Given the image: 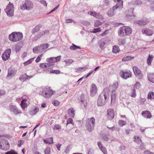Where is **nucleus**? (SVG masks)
<instances>
[{"label":"nucleus","instance_id":"20","mask_svg":"<svg viewBox=\"0 0 154 154\" xmlns=\"http://www.w3.org/2000/svg\"><path fill=\"white\" fill-rule=\"evenodd\" d=\"M104 140L109 143H110L113 141H115V138L111 137L109 135H105L103 137Z\"/></svg>","mask_w":154,"mask_h":154},{"label":"nucleus","instance_id":"49","mask_svg":"<svg viewBox=\"0 0 154 154\" xmlns=\"http://www.w3.org/2000/svg\"><path fill=\"white\" fill-rule=\"evenodd\" d=\"M154 95V93L152 91H150L147 95V98L148 99H151L152 98V96Z\"/></svg>","mask_w":154,"mask_h":154},{"label":"nucleus","instance_id":"29","mask_svg":"<svg viewBox=\"0 0 154 154\" xmlns=\"http://www.w3.org/2000/svg\"><path fill=\"white\" fill-rule=\"evenodd\" d=\"M116 99V92H112L111 95V104L114 103Z\"/></svg>","mask_w":154,"mask_h":154},{"label":"nucleus","instance_id":"10","mask_svg":"<svg viewBox=\"0 0 154 154\" xmlns=\"http://www.w3.org/2000/svg\"><path fill=\"white\" fill-rule=\"evenodd\" d=\"M22 101L21 102L20 105L23 109H24L29 104V102L28 98L25 96H23L22 97Z\"/></svg>","mask_w":154,"mask_h":154},{"label":"nucleus","instance_id":"11","mask_svg":"<svg viewBox=\"0 0 154 154\" xmlns=\"http://www.w3.org/2000/svg\"><path fill=\"white\" fill-rule=\"evenodd\" d=\"M119 75L122 78L125 79H127L131 77L132 73L129 70L125 72L121 71L120 72Z\"/></svg>","mask_w":154,"mask_h":154},{"label":"nucleus","instance_id":"52","mask_svg":"<svg viewBox=\"0 0 154 154\" xmlns=\"http://www.w3.org/2000/svg\"><path fill=\"white\" fill-rule=\"evenodd\" d=\"M77 48H80L78 46H77L76 45H74L73 44L72 46H71L70 47V49L72 50H75Z\"/></svg>","mask_w":154,"mask_h":154},{"label":"nucleus","instance_id":"27","mask_svg":"<svg viewBox=\"0 0 154 154\" xmlns=\"http://www.w3.org/2000/svg\"><path fill=\"white\" fill-rule=\"evenodd\" d=\"M32 76H28L26 74H24L21 75L19 77V79L22 81H24L26 79H29L32 77Z\"/></svg>","mask_w":154,"mask_h":154},{"label":"nucleus","instance_id":"36","mask_svg":"<svg viewBox=\"0 0 154 154\" xmlns=\"http://www.w3.org/2000/svg\"><path fill=\"white\" fill-rule=\"evenodd\" d=\"M63 62L65 63L66 66H69L74 62V60L72 59H66Z\"/></svg>","mask_w":154,"mask_h":154},{"label":"nucleus","instance_id":"56","mask_svg":"<svg viewBox=\"0 0 154 154\" xmlns=\"http://www.w3.org/2000/svg\"><path fill=\"white\" fill-rule=\"evenodd\" d=\"M43 54H40L38 57L36 58L35 61L36 63L39 62L41 60Z\"/></svg>","mask_w":154,"mask_h":154},{"label":"nucleus","instance_id":"37","mask_svg":"<svg viewBox=\"0 0 154 154\" xmlns=\"http://www.w3.org/2000/svg\"><path fill=\"white\" fill-rule=\"evenodd\" d=\"M134 141L138 143H140L141 142V138L140 137L137 136H135L134 137Z\"/></svg>","mask_w":154,"mask_h":154},{"label":"nucleus","instance_id":"3","mask_svg":"<svg viewBox=\"0 0 154 154\" xmlns=\"http://www.w3.org/2000/svg\"><path fill=\"white\" fill-rule=\"evenodd\" d=\"M40 95L46 98L50 97L54 94V91L51 90L49 88L46 87L43 88L42 90L39 92Z\"/></svg>","mask_w":154,"mask_h":154},{"label":"nucleus","instance_id":"43","mask_svg":"<svg viewBox=\"0 0 154 154\" xmlns=\"http://www.w3.org/2000/svg\"><path fill=\"white\" fill-rule=\"evenodd\" d=\"M102 23L99 20H96L94 21V26L95 27H98L102 24Z\"/></svg>","mask_w":154,"mask_h":154},{"label":"nucleus","instance_id":"13","mask_svg":"<svg viewBox=\"0 0 154 154\" xmlns=\"http://www.w3.org/2000/svg\"><path fill=\"white\" fill-rule=\"evenodd\" d=\"M11 51L10 49H8L2 54V57L4 60L6 61L9 58Z\"/></svg>","mask_w":154,"mask_h":154},{"label":"nucleus","instance_id":"2","mask_svg":"<svg viewBox=\"0 0 154 154\" xmlns=\"http://www.w3.org/2000/svg\"><path fill=\"white\" fill-rule=\"evenodd\" d=\"M108 94L104 91L99 95L97 101L98 106H103L108 100Z\"/></svg>","mask_w":154,"mask_h":154},{"label":"nucleus","instance_id":"26","mask_svg":"<svg viewBox=\"0 0 154 154\" xmlns=\"http://www.w3.org/2000/svg\"><path fill=\"white\" fill-rule=\"evenodd\" d=\"M88 14L91 15L92 16L97 18L102 19L103 18L102 16L98 13L90 11L88 12Z\"/></svg>","mask_w":154,"mask_h":154},{"label":"nucleus","instance_id":"63","mask_svg":"<svg viewBox=\"0 0 154 154\" xmlns=\"http://www.w3.org/2000/svg\"><path fill=\"white\" fill-rule=\"evenodd\" d=\"M66 23H70L72 22H73L74 23H75V22L71 19H66Z\"/></svg>","mask_w":154,"mask_h":154},{"label":"nucleus","instance_id":"58","mask_svg":"<svg viewBox=\"0 0 154 154\" xmlns=\"http://www.w3.org/2000/svg\"><path fill=\"white\" fill-rule=\"evenodd\" d=\"M61 128V126L59 124L55 125L54 127V129L57 130H60Z\"/></svg>","mask_w":154,"mask_h":154},{"label":"nucleus","instance_id":"57","mask_svg":"<svg viewBox=\"0 0 154 154\" xmlns=\"http://www.w3.org/2000/svg\"><path fill=\"white\" fill-rule=\"evenodd\" d=\"M126 17L127 19L128 20H130L131 19L134 17L133 14L132 13H131V14L130 15H129L128 14L126 16Z\"/></svg>","mask_w":154,"mask_h":154},{"label":"nucleus","instance_id":"54","mask_svg":"<svg viewBox=\"0 0 154 154\" xmlns=\"http://www.w3.org/2000/svg\"><path fill=\"white\" fill-rule=\"evenodd\" d=\"M5 154H17V153L14 150H11L5 153Z\"/></svg>","mask_w":154,"mask_h":154},{"label":"nucleus","instance_id":"61","mask_svg":"<svg viewBox=\"0 0 154 154\" xmlns=\"http://www.w3.org/2000/svg\"><path fill=\"white\" fill-rule=\"evenodd\" d=\"M60 73V71L59 70H52L50 71L51 73H55L58 74Z\"/></svg>","mask_w":154,"mask_h":154},{"label":"nucleus","instance_id":"59","mask_svg":"<svg viewBox=\"0 0 154 154\" xmlns=\"http://www.w3.org/2000/svg\"><path fill=\"white\" fill-rule=\"evenodd\" d=\"M52 103L55 106H59L60 104V103L59 101H58L57 100H54L53 102Z\"/></svg>","mask_w":154,"mask_h":154},{"label":"nucleus","instance_id":"23","mask_svg":"<svg viewBox=\"0 0 154 154\" xmlns=\"http://www.w3.org/2000/svg\"><path fill=\"white\" fill-rule=\"evenodd\" d=\"M119 83L118 82L116 81L114 82L113 84L109 86L110 89L112 90V92H116V90L118 88Z\"/></svg>","mask_w":154,"mask_h":154},{"label":"nucleus","instance_id":"34","mask_svg":"<svg viewBox=\"0 0 154 154\" xmlns=\"http://www.w3.org/2000/svg\"><path fill=\"white\" fill-rule=\"evenodd\" d=\"M130 96L133 98H135L136 96V91L134 89H133L131 90L130 93L129 94Z\"/></svg>","mask_w":154,"mask_h":154},{"label":"nucleus","instance_id":"47","mask_svg":"<svg viewBox=\"0 0 154 154\" xmlns=\"http://www.w3.org/2000/svg\"><path fill=\"white\" fill-rule=\"evenodd\" d=\"M81 103H83L84 106H87V103L86 101L85 100L84 97L83 95H82L81 97Z\"/></svg>","mask_w":154,"mask_h":154},{"label":"nucleus","instance_id":"50","mask_svg":"<svg viewBox=\"0 0 154 154\" xmlns=\"http://www.w3.org/2000/svg\"><path fill=\"white\" fill-rule=\"evenodd\" d=\"M34 58H32L30 59L29 60H28L26 62H25L23 64L25 66L31 63L32 61L33 60Z\"/></svg>","mask_w":154,"mask_h":154},{"label":"nucleus","instance_id":"33","mask_svg":"<svg viewBox=\"0 0 154 154\" xmlns=\"http://www.w3.org/2000/svg\"><path fill=\"white\" fill-rule=\"evenodd\" d=\"M148 77L149 81L154 83V74L152 73L149 74L148 75Z\"/></svg>","mask_w":154,"mask_h":154},{"label":"nucleus","instance_id":"12","mask_svg":"<svg viewBox=\"0 0 154 154\" xmlns=\"http://www.w3.org/2000/svg\"><path fill=\"white\" fill-rule=\"evenodd\" d=\"M133 69L135 75L139 79H141L143 77V74L140 70L137 67L134 66Z\"/></svg>","mask_w":154,"mask_h":154},{"label":"nucleus","instance_id":"53","mask_svg":"<svg viewBox=\"0 0 154 154\" xmlns=\"http://www.w3.org/2000/svg\"><path fill=\"white\" fill-rule=\"evenodd\" d=\"M51 149L49 147H47L45 150V154H50Z\"/></svg>","mask_w":154,"mask_h":154},{"label":"nucleus","instance_id":"9","mask_svg":"<svg viewBox=\"0 0 154 154\" xmlns=\"http://www.w3.org/2000/svg\"><path fill=\"white\" fill-rule=\"evenodd\" d=\"M14 7L12 4H9L7 6L6 8L5 9V11L7 15L9 16H12L14 14Z\"/></svg>","mask_w":154,"mask_h":154},{"label":"nucleus","instance_id":"5","mask_svg":"<svg viewBox=\"0 0 154 154\" xmlns=\"http://www.w3.org/2000/svg\"><path fill=\"white\" fill-rule=\"evenodd\" d=\"M23 38V35L20 32H14L9 36V40L13 42H17L21 40Z\"/></svg>","mask_w":154,"mask_h":154},{"label":"nucleus","instance_id":"35","mask_svg":"<svg viewBox=\"0 0 154 154\" xmlns=\"http://www.w3.org/2000/svg\"><path fill=\"white\" fill-rule=\"evenodd\" d=\"M120 50L119 47L116 45H115L113 47L112 52L115 53L119 52Z\"/></svg>","mask_w":154,"mask_h":154},{"label":"nucleus","instance_id":"30","mask_svg":"<svg viewBox=\"0 0 154 154\" xmlns=\"http://www.w3.org/2000/svg\"><path fill=\"white\" fill-rule=\"evenodd\" d=\"M39 109L36 107H34L33 109L30 110L29 112V114L31 115H33L36 114L38 111Z\"/></svg>","mask_w":154,"mask_h":154},{"label":"nucleus","instance_id":"15","mask_svg":"<svg viewBox=\"0 0 154 154\" xmlns=\"http://www.w3.org/2000/svg\"><path fill=\"white\" fill-rule=\"evenodd\" d=\"M142 34L145 35L151 36L153 34L152 31L148 28H144L142 30Z\"/></svg>","mask_w":154,"mask_h":154},{"label":"nucleus","instance_id":"21","mask_svg":"<svg viewBox=\"0 0 154 154\" xmlns=\"http://www.w3.org/2000/svg\"><path fill=\"white\" fill-rule=\"evenodd\" d=\"M16 71L12 69H9L8 70V74L7 76V79H10L14 76L15 75Z\"/></svg>","mask_w":154,"mask_h":154},{"label":"nucleus","instance_id":"7","mask_svg":"<svg viewBox=\"0 0 154 154\" xmlns=\"http://www.w3.org/2000/svg\"><path fill=\"white\" fill-rule=\"evenodd\" d=\"M88 123L86 125L87 129L90 132L92 131L95 125V119L94 118L92 117L88 119Z\"/></svg>","mask_w":154,"mask_h":154},{"label":"nucleus","instance_id":"64","mask_svg":"<svg viewBox=\"0 0 154 154\" xmlns=\"http://www.w3.org/2000/svg\"><path fill=\"white\" fill-rule=\"evenodd\" d=\"M100 149L104 154H107V152L105 147H103Z\"/></svg>","mask_w":154,"mask_h":154},{"label":"nucleus","instance_id":"45","mask_svg":"<svg viewBox=\"0 0 154 154\" xmlns=\"http://www.w3.org/2000/svg\"><path fill=\"white\" fill-rule=\"evenodd\" d=\"M118 44L120 45H124L126 43V39L124 38L122 39H120L118 40Z\"/></svg>","mask_w":154,"mask_h":154},{"label":"nucleus","instance_id":"42","mask_svg":"<svg viewBox=\"0 0 154 154\" xmlns=\"http://www.w3.org/2000/svg\"><path fill=\"white\" fill-rule=\"evenodd\" d=\"M141 86L139 82H137L134 85L133 89H138L140 88Z\"/></svg>","mask_w":154,"mask_h":154},{"label":"nucleus","instance_id":"62","mask_svg":"<svg viewBox=\"0 0 154 154\" xmlns=\"http://www.w3.org/2000/svg\"><path fill=\"white\" fill-rule=\"evenodd\" d=\"M134 4L135 5H141L142 4V3L141 1L140 0H136L134 2Z\"/></svg>","mask_w":154,"mask_h":154},{"label":"nucleus","instance_id":"6","mask_svg":"<svg viewBox=\"0 0 154 154\" xmlns=\"http://www.w3.org/2000/svg\"><path fill=\"white\" fill-rule=\"evenodd\" d=\"M48 47L49 45L48 44L41 45L39 46L34 48L33 49V51L35 54L39 53L47 48Z\"/></svg>","mask_w":154,"mask_h":154},{"label":"nucleus","instance_id":"46","mask_svg":"<svg viewBox=\"0 0 154 154\" xmlns=\"http://www.w3.org/2000/svg\"><path fill=\"white\" fill-rule=\"evenodd\" d=\"M118 124L120 126L122 127L123 126L126 125V122L125 121L119 120L118 121Z\"/></svg>","mask_w":154,"mask_h":154},{"label":"nucleus","instance_id":"22","mask_svg":"<svg viewBox=\"0 0 154 154\" xmlns=\"http://www.w3.org/2000/svg\"><path fill=\"white\" fill-rule=\"evenodd\" d=\"M107 116L110 119H112L114 116V110L112 109H109L107 111Z\"/></svg>","mask_w":154,"mask_h":154},{"label":"nucleus","instance_id":"25","mask_svg":"<svg viewBox=\"0 0 154 154\" xmlns=\"http://www.w3.org/2000/svg\"><path fill=\"white\" fill-rule=\"evenodd\" d=\"M142 115L145 118H150L152 117L150 112L148 111H143L141 112Z\"/></svg>","mask_w":154,"mask_h":154},{"label":"nucleus","instance_id":"51","mask_svg":"<svg viewBox=\"0 0 154 154\" xmlns=\"http://www.w3.org/2000/svg\"><path fill=\"white\" fill-rule=\"evenodd\" d=\"M101 31L100 27H98L96 28H94L93 29L92 31H91V32L95 33L97 32H99Z\"/></svg>","mask_w":154,"mask_h":154},{"label":"nucleus","instance_id":"18","mask_svg":"<svg viewBox=\"0 0 154 154\" xmlns=\"http://www.w3.org/2000/svg\"><path fill=\"white\" fill-rule=\"evenodd\" d=\"M9 109L11 110L15 114H19L21 113L20 110L17 109L15 105L10 104L9 105Z\"/></svg>","mask_w":154,"mask_h":154},{"label":"nucleus","instance_id":"19","mask_svg":"<svg viewBox=\"0 0 154 154\" xmlns=\"http://www.w3.org/2000/svg\"><path fill=\"white\" fill-rule=\"evenodd\" d=\"M149 22V21L147 18H144L135 21V23L140 25L142 26L146 25Z\"/></svg>","mask_w":154,"mask_h":154},{"label":"nucleus","instance_id":"16","mask_svg":"<svg viewBox=\"0 0 154 154\" xmlns=\"http://www.w3.org/2000/svg\"><path fill=\"white\" fill-rule=\"evenodd\" d=\"M114 1L117 3L114 5V6L118 9V11H120L123 8V1L122 0H114Z\"/></svg>","mask_w":154,"mask_h":154},{"label":"nucleus","instance_id":"4","mask_svg":"<svg viewBox=\"0 0 154 154\" xmlns=\"http://www.w3.org/2000/svg\"><path fill=\"white\" fill-rule=\"evenodd\" d=\"M33 6V3L31 1L26 0L23 2L20 8L22 10L29 11L32 9Z\"/></svg>","mask_w":154,"mask_h":154},{"label":"nucleus","instance_id":"32","mask_svg":"<svg viewBox=\"0 0 154 154\" xmlns=\"http://www.w3.org/2000/svg\"><path fill=\"white\" fill-rule=\"evenodd\" d=\"M109 0H105L104 4L103 5V8L104 9H106L109 8Z\"/></svg>","mask_w":154,"mask_h":154},{"label":"nucleus","instance_id":"17","mask_svg":"<svg viewBox=\"0 0 154 154\" xmlns=\"http://www.w3.org/2000/svg\"><path fill=\"white\" fill-rule=\"evenodd\" d=\"M90 90V95L92 97H94L97 92V89L95 85L92 84L91 86Z\"/></svg>","mask_w":154,"mask_h":154},{"label":"nucleus","instance_id":"39","mask_svg":"<svg viewBox=\"0 0 154 154\" xmlns=\"http://www.w3.org/2000/svg\"><path fill=\"white\" fill-rule=\"evenodd\" d=\"M87 69L85 67H78L75 69V72H80L85 70Z\"/></svg>","mask_w":154,"mask_h":154},{"label":"nucleus","instance_id":"44","mask_svg":"<svg viewBox=\"0 0 154 154\" xmlns=\"http://www.w3.org/2000/svg\"><path fill=\"white\" fill-rule=\"evenodd\" d=\"M153 56L152 55H149V57L147 60V62L149 65L151 64V61L153 59Z\"/></svg>","mask_w":154,"mask_h":154},{"label":"nucleus","instance_id":"28","mask_svg":"<svg viewBox=\"0 0 154 154\" xmlns=\"http://www.w3.org/2000/svg\"><path fill=\"white\" fill-rule=\"evenodd\" d=\"M69 116L71 117H74L75 115V111L73 108L69 109L68 110Z\"/></svg>","mask_w":154,"mask_h":154},{"label":"nucleus","instance_id":"31","mask_svg":"<svg viewBox=\"0 0 154 154\" xmlns=\"http://www.w3.org/2000/svg\"><path fill=\"white\" fill-rule=\"evenodd\" d=\"M54 59V57H51L47 59V62L48 63L50 64V66H52L53 65V63L55 62Z\"/></svg>","mask_w":154,"mask_h":154},{"label":"nucleus","instance_id":"8","mask_svg":"<svg viewBox=\"0 0 154 154\" xmlns=\"http://www.w3.org/2000/svg\"><path fill=\"white\" fill-rule=\"evenodd\" d=\"M10 148V144L8 142L4 139H0V148L5 150H8Z\"/></svg>","mask_w":154,"mask_h":154},{"label":"nucleus","instance_id":"55","mask_svg":"<svg viewBox=\"0 0 154 154\" xmlns=\"http://www.w3.org/2000/svg\"><path fill=\"white\" fill-rule=\"evenodd\" d=\"M71 124L73 125V120L71 118H69L68 119L67 122L66 126H67V125L68 124Z\"/></svg>","mask_w":154,"mask_h":154},{"label":"nucleus","instance_id":"14","mask_svg":"<svg viewBox=\"0 0 154 154\" xmlns=\"http://www.w3.org/2000/svg\"><path fill=\"white\" fill-rule=\"evenodd\" d=\"M116 11H118V9L114 6L107 12V14L109 17H112L115 14Z\"/></svg>","mask_w":154,"mask_h":154},{"label":"nucleus","instance_id":"40","mask_svg":"<svg viewBox=\"0 0 154 154\" xmlns=\"http://www.w3.org/2000/svg\"><path fill=\"white\" fill-rule=\"evenodd\" d=\"M44 141L46 143L51 144L53 143L52 138H47L46 139H44Z\"/></svg>","mask_w":154,"mask_h":154},{"label":"nucleus","instance_id":"48","mask_svg":"<svg viewBox=\"0 0 154 154\" xmlns=\"http://www.w3.org/2000/svg\"><path fill=\"white\" fill-rule=\"evenodd\" d=\"M40 29V27L39 26H35L33 29L32 32L33 34L38 32Z\"/></svg>","mask_w":154,"mask_h":154},{"label":"nucleus","instance_id":"24","mask_svg":"<svg viewBox=\"0 0 154 154\" xmlns=\"http://www.w3.org/2000/svg\"><path fill=\"white\" fill-rule=\"evenodd\" d=\"M49 33V31L48 30H46L44 31H42L39 32L35 37V39L37 40V39L40 38L42 36L44 35H47Z\"/></svg>","mask_w":154,"mask_h":154},{"label":"nucleus","instance_id":"41","mask_svg":"<svg viewBox=\"0 0 154 154\" xmlns=\"http://www.w3.org/2000/svg\"><path fill=\"white\" fill-rule=\"evenodd\" d=\"M50 66V64L47 63H40V67L42 68H46Z\"/></svg>","mask_w":154,"mask_h":154},{"label":"nucleus","instance_id":"38","mask_svg":"<svg viewBox=\"0 0 154 154\" xmlns=\"http://www.w3.org/2000/svg\"><path fill=\"white\" fill-rule=\"evenodd\" d=\"M134 57L130 56H126L122 59V60L123 61H126L131 60L133 59Z\"/></svg>","mask_w":154,"mask_h":154},{"label":"nucleus","instance_id":"1","mask_svg":"<svg viewBox=\"0 0 154 154\" xmlns=\"http://www.w3.org/2000/svg\"><path fill=\"white\" fill-rule=\"evenodd\" d=\"M132 32V29L130 27L127 26L121 27L118 30V35L120 37L129 35Z\"/></svg>","mask_w":154,"mask_h":154},{"label":"nucleus","instance_id":"60","mask_svg":"<svg viewBox=\"0 0 154 154\" xmlns=\"http://www.w3.org/2000/svg\"><path fill=\"white\" fill-rule=\"evenodd\" d=\"M6 91L3 89H0V97L5 95L6 94Z\"/></svg>","mask_w":154,"mask_h":154}]
</instances>
